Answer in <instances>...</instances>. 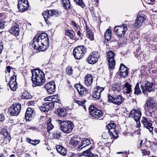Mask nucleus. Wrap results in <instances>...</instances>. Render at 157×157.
<instances>
[{
	"mask_svg": "<svg viewBox=\"0 0 157 157\" xmlns=\"http://www.w3.org/2000/svg\"><path fill=\"white\" fill-rule=\"evenodd\" d=\"M54 97L53 98L52 101L53 102L54 104L55 102L59 103L60 100L58 98V96L57 95H53Z\"/></svg>",
	"mask_w": 157,
	"mask_h": 157,
	"instance_id": "obj_42",
	"label": "nucleus"
},
{
	"mask_svg": "<svg viewBox=\"0 0 157 157\" xmlns=\"http://www.w3.org/2000/svg\"><path fill=\"white\" fill-rule=\"evenodd\" d=\"M116 124L114 123L109 124L107 126L109 135L110 136H112L111 138L112 137L114 139H116L118 137L116 129Z\"/></svg>",
	"mask_w": 157,
	"mask_h": 157,
	"instance_id": "obj_12",
	"label": "nucleus"
},
{
	"mask_svg": "<svg viewBox=\"0 0 157 157\" xmlns=\"http://www.w3.org/2000/svg\"><path fill=\"white\" fill-rule=\"evenodd\" d=\"M4 25L2 22L0 23V29H3L4 28Z\"/></svg>",
	"mask_w": 157,
	"mask_h": 157,
	"instance_id": "obj_58",
	"label": "nucleus"
},
{
	"mask_svg": "<svg viewBox=\"0 0 157 157\" xmlns=\"http://www.w3.org/2000/svg\"><path fill=\"white\" fill-rule=\"evenodd\" d=\"M52 11L50 10H46L42 13V15L44 17L45 21L46 22H48V21L51 19L52 17L51 15Z\"/></svg>",
	"mask_w": 157,
	"mask_h": 157,
	"instance_id": "obj_29",
	"label": "nucleus"
},
{
	"mask_svg": "<svg viewBox=\"0 0 157 157\" xmlns=\"http://www.w3.org/2000/svg\"><path fill=\"white\" fill-rule=\"evenodd\" d=\"M99 57V53L98 52H93L89 55L86 61L90 64H94L97 62Z\"/></svg>",
	"mask_w": 157,
	"mask_h": 157,
	"instance_id": "obj_10",
	"label": "nucleus"
},
{
	"mask_svg": "<svg viewBox=\"0 0 157 157\" xmlns=\"http://www.w3.org/2000/svg\"><path fill=\"white\" fill-rule=\"evenodd\" d=\"M30 129H32L34 130H37L38 128L35 127H31L30 128Z\"/></svg>",
	"mask_w": 157,
	"mask_h": 157,
	"instance_id": "obj_60",
	"label": "nucleus"
},
{
	"mask_svg": "<svg viewBox=\"0 0 157 157\" xmlns=\"http://www.w3.org/2000/svg\"><path fill=\"white\" fill-rule=\"evenodd\" d=\"M50 10L52 11V13L51 14L52 17L53 16H57V15L60 14V13H59V12L57 10Z\"/></svg>",
	"mask_w": 157,
	"mask_h": 157,
	"instance_id": "obj_43",
	"label": "nucleus"
},
{
	"mask_svg": "<svg viewBox=\"0 0 157 157\" xmlns=\"http://www.w3.org/2000/svg\"><path fill=\"white\" fill-rule=\"evenodd\" d=\"M86 52L85 47L84 46H80L75 48L73 50V54L75 59H79L82 58Z\"/></svg>",
	"mask_w": 157,
	"mask_h": 157,
	"instance_id": "obj_4",
	"label": "nucleus"
},
{
	"mask_svg": "<svg viewBox=\"0 0 157 157\" xmlns=\"http://www.w3.org/2000/svg\"><path fill=\"white\" fill-rule=\"evenodd\" d=\"M75 102L79 105H84L85 101H81L77 100Z\"/></svg>",
	"mask_w": 157,
	"mask_h": 157,
	"instance_id": "obj_52",
	"label": "nucleus"
},
{
	"mask_svg": "<svg viewBox=\"0 0 157 157\" xmlns=\"http://www.w3.org/2000/svg\"><path fill=\"white\" fill-rule=\"evenodd\" d=\"M93 81V78L90 74H87L85 77L84 83L87 86L91 85Z\"/></svg>",
	"mask_w": 157,
	"mask_h": 157,
	"instance_id": "obj_27",
	"label": "nucleus"
},
{
	"mask_svg": "<svg viewBox=\"0 0 157 157\" xmlns=\"http://www.w3.org/2000/svg\"><path fill=\"white\" fill-rule=\"evenodd\" d=\"M112 90L113 91H119L121 90V84L120 83H117V84H114L112 87Z\"/></svg>",
	"mask_w": 157,
	"mask_h": 157,
	"instance_id": "obj_37",
	"label": "nucleus"
},
{
	"mask_svg": "<svg viewBox=\"0 0 157 157\" xmlns=\"http://www.w3.org/2000/svg\"><path fill=\"white\" fill-rule=\"evenodd\" d=\"M147 17L146 15L144 14H141L136 17L134 26L137 29L139 28L142 25L144 21L147 20Z\"/></svg>",
	"mask_w": 157,
	"mask_h": 157,
	"instance_id": "obj_16",
	"label": "nucleus"
},
{
	"mask_svg": "<svg viewBox=\"0 0 157 157\" xmlns=\"http://www.w3.org/2000/svg\"><path fill=\"white\" fill-rule=\"evenodd\" d=\"M91 143L90 140L88 138H85L82 140L81 144L76 148L78 151H80L86 146L89 145Z\"/></svg>",
	"mask_w": 157,
	"mask_h": 157,
	"instance_id": "obj_22",
	"label": "nucleus"
},
{
	"mask_svg": "<svg viewBox=\"0 0 157 157\" xmlns=\"http://www.w3.org/2000/svg\"><path fill=\"white\" fill-rule=\"evenodd\" d=\"M54 106L53 102H46L40 108V110L43 112L48 111L53 109Z\"/></svg>",
	"mask_w": 157,
	"mask_h": 157,
	"instance_id": "obj_18",
	"label": "nucleus"
},
{
	"mask_svg": "<svg viewBox=\"0 0 157 157\" xmlns=\"http://www.w3.org/2000/svg\"><path fill=\"white\" fill-rule=\"evenodd\" d=\"M75 86L76 88L79 95L81 96L86 94L88 92L86 89L80 84H75Z\"/></svg>",
	"mask_w": 157,
	"mask_h": 157,
	"instance_id": "obj_23",
	"label": "nucleus"
},
{
	"mask_svg": "<svg viewBox=\"0 0 157 157\" xmlns=\"http://www.w3.org/2000/svg\"><path fill=\"white\" fill-rule=\"evenodd\" d=\"M74 2L76 4L82 7H83L84 6V5L83 2L82 0H73Z\"/></svg>",
	"mask_w": 157,
	"mask_h": 157,
	"instance_id": "obj_40",
	"label": "nucleus"
},
{
	"mask_svg": "<svg viewBox=\"0 0 157 157\" xmlns=\"http://www.w3.org/2000/svg\"><path fill=\"white\" fill-rule=\"evenodd\" d=\"M21 108V104L16 103L9 107L8 112L11 116H17L20 113Z\"/></svg>",
	"mask_w": 157,
	"mask_h": 157,
	"instance_id": "obj_8",
	"label": "nucleus"
},
{
	"mask_svg": "<svg viewBox=\"0 0 157 157\" xmlns=\"http://www.w3.org/2000/svg\"><path fill=\"white\" fill-rule=\"evenodd\" d=\"M108 61L109 65V70H113L114 68L115 65V61L114 59V57L115 55L111 50H109L107 53Z\"/></svg>",
	"mask_w": 157,
	"mask_h": 157,
	"instance_id": "obj_9",
	"label": "nucleus"
},
{
	"mask_svg": "<svg viewBox=\"0 0 157 157\" xmlns=\"http://www.w3.org/2000/svg\"><path fill=\"white\" fill-rule=\"evenodd\" d=\"M16 76L13 75L10 78L9 82V86L11 90L13 91L16 90L17 88V83L16 82Z\"/></svg>",
	"mask_w": 157,
	"mask_h": 157,
	"instance_id": "obj_21",
	"label": "nucleus"
},
{
	"mask_svg": "<svg viewBox=\"0 0 157 157\" xmlns=\"http://www.w3.org/2000/svg\"><path fill=\"white\" fill-rule=\"evenodd\" d=\"M122 69V70H128V69L124 64H121L120 67V71H121Z\"/></svg>",
	"mask_w": 157,
	"mask_h": 157,
	"instance_id": "obj_49",
	"label": "nucleus"
},
{
	"mask_svg": "<svg viewBox=\"0 0 157 157\" xmlns=\"http://www.w3.org/2000/svg\"><path fill=\"white\" fill-rule=\"evenodd\" d=\"M19 32V27L17 24H16L14 26H12L10 30V33L15 36L18 35Z\"/></svg>",
	"mask_w": 157,
	"mask_h": 157,
	"instance_id": "obj_25",
	"label": "nucleus"
},
{
	"mask_svg": "<svg viewBox=\"0 0 157 157\" xmlns=\"http://www.w3.org/2000/svg\"><path fill=\"white\" fill-rule=\"evenodd\" d=\"M62 1L63 2V5L65 4H68V1H69L68 0H62Z\"/></svg>",
	"mask_w": 157,
	"mask_h": 157,
	"instance_id": "obj_57",
	"label": "nucleus"
},
{
	"mask_svg": "<svg viewBox=\"0 0 157 157\" xmlns=\"http://www.w3.org/2000/svg\"><path fill=\"white\" fill-rule=\"evenodd\" d=\"M77 35L79 36H80L81 35V33H80V32L79 31V30H77Z\"/></svg>",
	"mask_w": 157,
	"mask_h": 157,
	"instance_id": "obj_61",
	"label": "nucleus"
},
{
	"mask_svg": "<svg viewBox=\"0 0 157 157\" xmlns=\"http://www.w3.org/2000/svg\"><path fill=\"white\" fill-rule=\"evenodd\" d=\"M44 87L49 94H53L56 90V85L53 81H52L46 83L44 86Z\"/></svg>",
	"mask_w": 157,
	"mask_h": 157,
	"instance_id": "obj_14",
	"label": "nucleus"
},
{
	"mask_svg": "<svg viewBox=\"0 0 157 157\" xmlns=\"http://www.w3.org/2000/svg\"><path fill=\"white\" fill-rule=\"evenodd\" d=\"M21 98L24 99H29L32 98V96L28 91H24L22 93Z\"/></svg>",
	"mask_w": 157,
	"mask_h": 157,
	"instance_id": "obj_32",
	"label": "nucleus"
},
{
	"mask_svg": "<svg viewBox=\"0 0 157 157\" xmlns=\"http://www.w3.org/2000/svg\"><path fill=\"white\" fill-rule=\"evenodd\" d=\"M53 138L54 139H58L61 136V134L59 132L56 131L54 132L53 135Z\"/></svg>",
	"mask_w": 157,
	"mask_h": 157,
	"instance_id": "obj_44",
	"label": "nucleus"
},
{
	"mask_svg": "<svg viewBox=\"0 0 157 157\" xmlns=\"http://www.w3.org/2000/svg\"><path fill=\"white\" fill-rule=\"evenodd\" d=\"M60 129L63 132L68 133L71 132L73 128V124L69 121H60Z\"/></svg>",
	"mask_w": 157,
	"mask_h": 157,
	"instance_id": "obj_3",
	"label": "nucleus"
},
{
	"mask_svg": "<svg viewBox=\"0 0 157 157\" xmlns=\"http://www.w3.org/2000/svg\"><path fill=\"white\" fill-rule=\"evenodd\" d=\"M141 116V112L139 110L133 109L131 111L129 115V117H131L134 119L137 123L140 120Z\"/></svg>",
	"mask_w": 157,
	"mask_h": 157,
	"instance_id": "obj_15",
	"label": "nucleus"
},
{
	"mask_svg": "<svg viewBox=\"0 0 157 157\" xmlns=\"http://www.w3.org/2000/svg\"><path fill=\"white\" fill-rule=\"evenodd\" d=\"M63 6L65 9H68L70 8V4L69 1H68V4L63 5Z\"/></svg>",
	"mask_w": 157,
	"mask_h": 157,
	"instance_id": "obj_53",
	"label": "nucleus"
},
{
	"mask_svg": "<svg viewBox=\"0 0 157 157\" xmlns=\"http://www.w3.org/2000/svg\"><path fill=\"white\" fill-rule=\"evenodd\" d=\"M33 110L30 108H28L26 111L25 117L26 121H29L32 119Z\"/></svg>",
	"mask_w": 157,
	"mask_h": 157,
	"instance_id": "obj_26",
	"label": "nucleus"
},
{
	"mask_svg": "<svg viewBox=\"0 0 157 157\" xmlns=\"http://www.w3.org/2000/svg\"><path fill=\"white\" fill-rule=\"evenodd\" d=\"M93 147L92 146H91V147H90V148H89L86 151H90V150L92 149H93Z\"/></svg>",
	"mask_w": 157,
	"mask_h": 157,
	"instance_id": "obj_64",
	"label": "nucleus"
},
{
	"mask_svg": "<svg viewBox=\"0 0 157 157\" xmlns=\"http://www.w3.org/2000/svg\"><path fill=\"white\" fill-rule=\"evenodd\" d=\"M56 149L57 152L63 156H65L67 153V151L61 145H58L56 147Z\"/></svg>",
	"mask_w": 157,
	"mask_h": 157,
	"instance_id": "obj_24",
	"label": "nucleus"
},
{
	"mask_svg": "<svg viewBox=\"0 0 157 157\" xmlns=\"http://www.w3.org/2000/svg\"><path fill=\"white\" fill-rule=\"evenodd\" d=\"M108 98L109 101L117 105H120L124 101V98L120 95L112 97L110 94H109Z\"/></svg>",
	"mask_w": 157,
	"mask_h": 157,
	"instance_id": "obj_11",
	"label": "nucleus"
},
{
	"mask_svg": "<svg viewBox=\"0 0 157 157\" xmlns=\"http://www.w3.org/2000/svg\"><path fill=\"white\" fill-rule=\"evenodd\" d=\"M6 0H0V3L2 5L6 3Z\"/></svg>",
	"mask_w": 157,
	"mask_h": 157,
	"instance_id": "obj_56",
	"label": "nucleus"
},
{
	"mask_svg": "<svg viewBox=\"0 0 157 157\" xmlns=\"http://www.w3.org/2000/svg\"><path fill=\"white\" fill-rule=\"evenodd\" d=\"M4 135L5 136V138L7 139L9 141L11 139V137L10 135L8 134V132L6 130V132L4 133Z\"/></svg>",
	"mask_w": 157,
	"mask_h": 157,
	"instance_id": "obj_48",
	"label": "nucleus"
},
{
	"mask_svg": "<svg viewBox=\"0 0 157 157\" xmlns=\"http://www.w3.org/2000/svg\"><path fill=\"white\" fill-rule=\"evenodd\" d=\"M29 3L27 0H19L18 3V8L19 10L23 12L26 10L29 7Z\"/></svg>",
	"mask_w": 157,
	"mask_h": 157,
	"instance_id": "obj_17",
	"label": "nucleus"
},
{
	"mask_svg": "<svg viewBox=\"0 0 157 157\" xmlns=\"http://www.w3.org/2000/svg\"><path fill=\"white\" fill-rule=\"evenodd\" d=\"M26 141L29 144L33 145H36L40 142V140H32L29 138H26Z\"/></svg>",
	"mask_w": 157,
	"mask_h": 157,
	"instance_id": "obj_34",
	"label": "nucleus"
},
{
	"mask_svg": "<svg viewBox=\"0 0 157 157\" xmlns=\"http://www.w3.org/2000/svg\"><path fill=\"white\" fill-rule=\"evenodd\" d=\"M154 83L147 81H145L141 85V89L143 92L145 94L147 91L149 92L152 91L154 90Z\"/></svg>",
	"mask_w": 157,
	"mask_h": 157,
	"instance_id": "obj_6",
	"label": "nucleus"
},
{
	"mask_svg": "<svg viewBox=\"0 0 157 157\" xmlns=\"http://www.w3.org/2000/svg\"><path fill=\"white\" fill-rule=\"evenodd\" d=\"M154 118L157 120V112L154 114Z\"/></svg>",
	"mask_w": 157,
	"mask_h": 157,
	"instance_id": "obj_63",
	"label": "nucleus"
},
{
	"mask_svg": "<svg viewBox=\"0 0 157 157\" xmlns=\"http://www.w3.org/2000/svg\"><path fill=\"white\" fill-rule=\"evenodd\" d=\"M140 93L141 91L139 88V84L137 82L135 87L134 93L135 94H138Z\"/></svg>",
	"mask_w": 157,
	"mask_h": 157,
	"instance_id": "obj_39",
	"label": "nucleus"
},
{
	"mask_svg": "<svg viewBox=\"0 0 157 157\" xmlns=\"http://www.w3.org/2000/svg\"><path fill=\"white\" fill-rule=\"evenodd\" d=\"M72 31L70 30H68L66 32V34L67 36H70V38L72 37L73 34L72 33Z\"/></svg>",
	"mask_w": 157,
	"mask_h": 157,
	"instance_id": "obj_47",
	"label": "nucleus"
},
{
	"mask_svg": "<svg viewBox=\"0 0 157 157\" xmlns=\"http://www.w3.org/2000/svg\"><path fill=\"white\" fill-rule=\"evenodd\" d=\"M85 155L89 156H94V154L92 153L90 151H84Z\"/></svg>",
	"mask_w": 157,
	"mask_h": 157,
	"instance_id": "obj_46",
	"label": "nucleus"
},
{
	"mask_svg": "<svg viewBox=\"0 0 157 157\" xmlns=\"http://www.w3.org/2000/svg\"><path fill=\"white\" fill-rule=\"evenodd\" d=\"M104 90V88L100 87L97 86L95 88L93 91L92 96L93 97L98 99H99L101 97V92Z\"/></svg>",
	"mask_w": 157,
	"mask_h": 157,
	"instance_id": "obj_19",
	"label": "nucleus"
},
{
	"mask_svg": "<svg viewBox=\"0 0 157 157\" xmlns=\"http://www.w3.org/2000/svg\"><path fill=\"white\" fill-rule=\"evenodd\" d=\"M123 90L124 93L127 94H129L132 90L131 85L128 82L125 83L124 85Z\"/></svg>",
	"mask_w": 157,
	"mask_h": 157,
	"instance_id": "obj_30",
	"label": "nucleus"
},
{
	"mask_svg": "<svg viewBox=\"0 0 157 157\" xmlns=\"http://www.w3.org/2000/svg\"><path fill=\"white\" fill-rule=\"evenodd\" d=\"M32 80L35 86H40L44 84L45 81L44 75L43 71L40 70L35 69L32 72Z\"/></svg>",
	"mask_w": 157,
	"mask_h": 157,
	"instance_id": "obj_2",
	"label": "nucleus"
},
{
	"mask_svg": "<svg viewBox=\"0 0 157 157\" xmlns=\"http://www.w3.org/2000/svg\"><path fill=\"white\" fill-rule=\"evenodd\" d=\"M54 127L53 125L51 123V119H49L47 121V129L48 132H49V131L52 129Z\"/></svg>",
	"mask_w": 157,
	"mask_h": 157,
	"instance_id": "obj_35",
	"label": "nucleus"
},
{
	"mask_svg": "<svg viewBox=\"0 0 157 157\" xmlns=\"http://www.w3.org/2000/svg\"><path fill=\"white\" fill-rule=\"evenodd\" d=\"M53 97V96L47 97L44 98V100L45 101H47V102L52 101V100Z\"/></svg>",
	"mask_w": 157,
	"mask_h": 157,
	"instance_id": "obj_50",
	"label": "nucleus"
},
{
	"mask_svg": "<svg viewBox=\"0 0 157 157\" xmlns=\"http://www.w3.org/2000/svg\"><path fill=\"white\" fill-rule=\"evenodd\" d=\"M4 119L5 117L2 114H0V121H4Z\"/></svg>",
	"mask_w": 157,
	"mask_h": 157,
	"instance_id": "obj_55",
	"label": "nucleus"
},
{
	"mask_svg": "<svg viewBox=\"0 0 157 157\" xmlns=\"http://www.w3.org/2000/svg\"><path fill=\"white\" fill-rule=\"evenodd\" d=\"M109 134L108 132H105L102 133V137L104 139H108L109 138Z\"/></svg>",
	"mask_w": 157,
	"mask_h": 157,
	"instance_id": "obj_45",
	"label": "nucleus"
},
{
	"mask_svg": "<svg viewBox=\"0 0 157 157\" xmlns=\"http://www.w3.org/2000/svg\"><path fill=\"white\" fill-rule=\"evenodd\" d=\"M3 48V44L2 42L0 41V54L1 53Z\"/></svg>",
	"mask_w": 157,
	"mask_h": 157,
	"instance_id": "obj_54",
	"label": "nucleus"
},
{
	"mask_svg": "<svg viewBox=\"0 0 157 157\" xmlns=\"http://www.w3.org/2000/svg\"><path fill=\"white\" fill-rule=\"evenodd\" d=\"M128 69L126 70H122V69L121 71H120V76L123 78H125L128 76Z\"/></svg>",
	"mask_w": 157,
	"mask_h": 157,
	"instance_id": "obj_38",
	"label": "nucleus"
},
{
	"mask_svg": "<svg viewBox=\"0 0 157 157\" xmlns=\"http://www.w3.org/2000/svg\"><path fill=\"white\" fill-rule=\"evenodd\" d=\"M145 105L147 109L151 112V111H152L154 108L157 106V103L154 98L149 97L146 100Z\"/></svg>",
	"mask_w": 157,
	"mask_h": 157,
	"instance_id": "obj_13",
	"label": "nucleus"
},
{
	"mask_svg": "<svg viewBox=\"0 0 157 157\" xmlns=\"http://www.w3.org/2000/svg\"><path fill=\"white\" fill-rule=\"evenodd\" d=\"M73 70L71 67L68 66L66 69V74L68 75H70L72 73Z\"/></svg>",
	"mask_w": 157,
	"mask_h": 157,
	"instance_id": "obj_41",
	"label": "nucleus"
},
{
	"mask_svg": "<svg viewBox=\"0 0 157 157\" xmlns=\"http://www.w3.org/2000/svg\"><path fill=\"white\" fill-rule=\"evenodd\" d=\"M79 142L76 140L74 139H71L70 142L69 144L71 145V147H75L79 144Z\"/></svg>",
	"mask_w": 157,
	"mask_h": 157,
	"instance_id": "obj_36",
	"label": "nucleus"
},
{
	"mask_svg": "<svg viewBox=\"0 0 157 157\" xmlns=\"http://www.w3.org/2000/svg\"><path fill=\"white\" fill-rule=\"evenodd\" d=\"M89 109L90 114L93 119H99L103 116L101 111L93 105H90Z\"/></svg>",
	"mask_w": 157,
	"mask_h": 157,
	"instance_id": "obj_5",
	"label": "nucleus"
},
{
	"mask_svg": "<svg viewBox=\"0 0 157 157\" xmlns=\"http://www.w3.org/2000/svg\"><path fill=\"white\" fill-rule=\"evenodd\" d=\"M6 71L9 73L10 72V66H8L7 67Z\"/></svg>",
	"mask_w": 157,
	"mask_h": 157,
	"instance_id": "obj_59",
	"label": "nucleus"
},
{
	"mask_svg": "<svg viewBox=\"0 0 157 157\" xmlns=\"http://www.w3.org/2000/svg\"><path fill=\"white\" fill-rule=\"evenodd\" d=\"M150 121L148 118L143 117L141 122L144 127L149 129L150 132H151L153 131V128L152 127V124L150 122Z\"/></svg>",
	"mask_w": 157,
	"mask_h": 157,
	"instance_id": "obj_20",
	"label": "nucleus"
},
{
	"mask_svg": "<svg viewBox=\"0 0 157 157\" xmlns=\"http://www.w3.org/2000/svg\"><path fill=\"white\" fill-rule=\"evenodd\" d=\"M55 113L60 117H64L67 114L66 109L63 108L57 109V110L55 111Z\"/></svg>",
	"mask_w": 157,
	"mask_h": 157,
	"instance_id": "obj_28",
	"label": "nucleus"
},
{
	"mask_svg": "<svg viewBox=\"0 0 157 157\" xmlns=\"http://www.w3.org/2000/svg\"><path fill=\"white\" fill-rule=\"evenodd\" d=\"M73 100H74V101H76L77 100H76V96L75 95H75L73 96Z\"/></svg>",
	"mask_w": 157,
	"mask_h": 157,
	"instance_id": "obj_62",
	"label": "nucleus"
},
{
	"mask_svg": "<svg viewBox=\"0 0 157 157\" xmlns=\"http://www.w3.org/2000/svg\"><path fill=\"white\" fill-rule=\"evenodd\" d=\"M72 24L75 28H76L75 29L76 31H77V30H79L80 29L79 26H77V24L74 21H72Z\"/></svg>",
	"mask_w": 157,
	"mask_h": 157,
	"instance_id": "obj_51",
	"label": "nucleus"
},
{
	"mask_svg": "<svg viewBox=\"0 0 157 157\" xmlns=\"http://www.w3.org/2000/svg\"><path fill=\"white\" fill-rule=\"evenodd\" d=\"M114 30L117 37H123L127 30V26L124 24L122 25L116 26L114 27Z\"/></svg>",
	"mask_w": 157,
	"mask_h": 157,
	"instance_id": "obj_7",
	"label": "nucleus"
},
{
	"mask_svg": "<svg viewBox=\"0 0 157 157\" xmlns=\"http://www.w3.org/2000/svg\"><path fill=\"white\" fill-rule=\"evenodd\" d=\"M111 31L109 29H108L105 34V38L107 41H109L111 39Z\"/></svg>",
	"mask_w": 157,
	"mask_h": 157,
	"instance_id": "obj_33",
	"label": "nucleus"
},
{
	"mask_svg": "<svg viewBox=\"0 0 157 157\" xmlns=\"http://www.w3.org/2000/svg\"><path fill=\"white\" fill-rule=\"evenodd\" d=\"M87 34L86 36L91 40H94V34L92 31L89 29L88 28H86Z\"/></svg>",
	"mask_w": 157,
	"mask_h": 157,
	"instance_id": "obj_31",
	"label": "nucleus"
},
{
	"mask_svg": "<svg viewBox=\"0 0 157 157\" xmlns=\"http://www.w3.org/2000/svg\"><path fill=\"white\" fill-rule=\"evenodd\" d=\"M32 46L37 52L47 49L49 45V40L47 34L43 33L36 36L33 40Z\"/></svg>",
	"mask_w": 157,
	"mask_h": 157,
	"instance_id": "obj_1",
	"label": "nucleus"
}]
</instances>
